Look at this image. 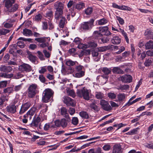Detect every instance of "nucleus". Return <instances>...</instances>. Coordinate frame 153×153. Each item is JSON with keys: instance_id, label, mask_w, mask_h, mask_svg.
Returning a JSON list of instances; mask_svg holds the SVG:
<instances>
[{"instance_id": "f257e3e1", "label": "nucleus", "mask_w": 153, "mask_h": 153, "mask_svg": "<svg viewBox=\"0 0 153 153\" xmlns=\"http://www.w3.org/2000/svg\"><path fill=\"white\" fill-rule=\"evenodd\" d=\"M99 31H95L94 33V35L98 37L102 36L103 35L108 36L111 33L109 31L107 26L100 27H99Z\"/></svg>"}, {"instance_id": "f03ea898", "label": "nucleus", "mask_w": 153, "mask_h": 153, "mask_svg": "<svg viewBox=\"0 0 153 153\" xmlns=\"http://www.w3.org/2000/svg\"><path fill=\"white\" fill-rule=\"evenodd\" d=\"M94 20L92 19L88 21L83 22L81 24L80 29L84 31L90 30L94 26Z\"/></svg>"}, {"instance_id": "7ed1b4c3", "label": "nucleus", "mask_w": 153, "mask_h": 153, "mask_svg": "<svg viewBox=\"0 0 153 153\" xmlns=\"http://www.w3.org/2000/svg\"><path fill=\"white\" fill-rule=\"evenodd\" d=\"M76 94L80 98L83 97L85 100H88L90 99L88 90L85 87L80 89H78Z\"/></svg>"}, {"instance_id": "20e7f679", "label": "nucleus", "mask_w": 153, "mask_h": 153, "mask_svg": "<svg viewBox=\"0 0 153 153\" xmlns=\"http://www.w3.org/2000/svg\"><path fill=\"white\" fill-rule=\"evenodd\" d=\"M38 86L37 84H32L29 87L28 90V96L29 98L33 97L38 92Z\"/></svg>"}, {"instance_id": "39448f33", "label": "nucleus", "mask_w": 153, "mask_h": 153, "mask_svg": "<svg viewBox=\"0 0 153 153\" xmlns=\"http://www.w3.org/2000/svg\"><path fill=\"white\" fill-rule=\"evenodd\" d=\"M43 94L44 95L42 98V100L45 102H48L53 94L50 89H45L44 91Z\"/></svg>"}, {"instance_id": "423d86ee", "label": "nucleus", "mask_w": 153, "mask_h": 153, "mask_svg": "<svg viewBox=\"0 0 153 153\" xmlns=\"http://www.w3.org/2000/svg\"><path fill=\"white\" fill-rule=\"evenodd\" d=\"M19 69L21 72H29L31 71L32 68L29 65L23 63L19 66Z\"/></svg>"}, {"instance_id": "0eeeda50", "label": "nucleus", "mask_w": 153, "mask_h": 153, "mask_svg": "<svg viewBox=\"0 0 153 153\" xmlns=\"http://www.w3.org/2000/svg\"><path fill=\"white\" fill-rule=\"evenodd\" d=\"M100 104L102 108L105 111H109L112 109V108L108 102L105 100H102L100 101Z\"/></svg>"}, {"instance_id": "6e6552de", "label": "nucleus", "mask_w": 153, "mask_h": 153, "mask_svg": "<svg viewBox=\"0 0 153 153\" xmlns=\"http://www.w3.org/2000/svg\"><path fill=\"white\" fill-rule=\"evenodd\" d=\"M119 79L123 82L126 83L131 82L132 81V76L129 74H126L121 76L119 77Z\"/></svg>"}, {"instance_id": "1a4fd4ad", "label": "nucleus", "mask_w": 153, "mask_h": 153, "mask_svg": "<svg viewBox=\"0 0 153 153\" xmlns=\"http://www.w3.org/2000/svg\"><path fill=\"white\" fill-rule=\"evenodd\" d=\"M54 123L57 127L61 126L64 128L67 125V123L65 118H62L61 120H56L54 121Z\"/></svg>"}, {"instance_id": "9d476101", "label": "nucleus", "mask_w": 153, "mask_h": 153, "mask_svg": "<svg viewBox=\"0 0 153 153\" xmlns=\"http://www.w3.org/2000/svg\"><path fill=\"white\" fill-rule=\"evenodd\" d=\"M63 102L67 106H74L75 105V101L73 99L68 97H65L64 98Z\"/></svg>"}, {"instance_id": "9b49d317", "label": "nucleus", "mask_w": 153, "mask_h": 153, "mask_svg": "<svg viewBox=\"0 0 153 153\" xmlns=\"http://www.w3.org/2000/svg\"><path fill=\"white\" fill-rule=\"evenodd\" d=\"M31 103L29 102H27L23 104L21 107L19 113L20 114H22L26 111L30 107Z\"/></svg>"}, {"instance_id": "f8f14e48", "label": "nucleus", "mask_w": 153, "mask_h": 153, "mask_svg": "<svg viewBox=\"0 0 153 153\" xmlns=\"http://www.w3.org/2000/svg\"><path fill=\"white\" fill-rule=\"evenodd\" d=\"M61 114L64 116L67 121L69 122L71 120L68 114L67 113V110L65 107H62L60 109Z\"/></svg>"}, {"instance_id": "ddd939ff", "label": "nucleus", "mask_w": 153, "mask_h": 153, "mask_svg": "<svg viewBox=\"0 0 153 153\" xmlns=\"http://www.w3.org/2000/svg\"><path fill=\"white\" fill-rule=\"evenodd\" d=\"M101 70L103 74L106 75L105 76V75H102V76L103 77V78H105L107 79L108 77V75L110 74L111 72V68H108L107 67H103L101 68Z\"/></svg>"}, {"instance_id": "4468645a", "label": "nucleus", "mask_w": 153, "mask_h": 153, "mask_svg": "<svg viewBox=\"0 0 153 153\" xmlns=\"http://www.w3.org/2000/svg\"><path fill=\"white\" fill-rule=\"evenodd\" d=\"M64 4L61 2L57 1L54 4V8L56 10L63 11Z\"/></svg>"}, {"instance_id": "2eb2a0df", "label": "nucleus", "mask_w": 153, "mask_h": 153, "mask_svg": "<svg viewBox=\"0 0 153 153\" xmlns=\"http://www.w3.org/2000/svg\"><path fill=\"white\" fill-rule=\"evenodd\" d=\"M13 68L9 66H6L4 65H1L0 67V71L4 72H10L12 71Z\"/></svg>"}, {"instance_id": "dca6fc26", "label": "nucleus", "mask_w": 153, "mask_h": 153, "mask_svg": "<svg viewBox=\"0 0 153 153\" xmlns=\"http://www.w3.org/2000/svg\"><path fill=\"white\" fill-rule=\"evenodd\" d=\"M40 121L41 119L39 116L34 118L32 123H30V125L32 127H36L38 126Z\"/></svg>"}, {"instance_id": "f3484780", "label": "nucleus", "mask_w": 153, "mask_h": 153, "mask_svg": "<svg viewBox=\"0 0 153 153\" xmlns=\"http://www.w3.org/2000/svg\"><path fill=\"white\" fill-rule=\"evenodd\" d=\"M121 146L120 144H116L113 146L112 153H121Z\"/></svg>"}, {"instance_id": "a211bd4d", "label": "nucleus", "mask_w": 153, "mask_h": 153, "mask_svg": "<svg viewBox=\"0 0 153 153\" xmlns=\"http://www.w3.org/2000/svg\"><path fill=\"white\" fill-rule=\"evenodd\" d=\"M35 112L34 108H32L28 111L26 114L24 115V117L25 118H29L30 119L32 118V116L34 114Z\"/></svg>"}, {"instance_id": "6ab92c4d", "label": "nucleus", "mask_w": 153, "mask_h": 153, "mask_svg": "<svg viewBox=\"0 0 153 153\" xmlns=\"http://www.w3.org/2000/svg\"><path fill=\"white\" fill-rule=\"evenodd\" d=\"M63 11L56 10L54 13L55 19L56 20H59L62 17Z\"/></svg>"}, {"instance_id": "aec40b11", "label": "nucleus", "mask_w": 153, "mask_h": 153, "mask_svg": "<svg viewBox=\"0 0 153 153\" xmlns=\"http://www.w3.org/2000/svg\"><path fill=\"white\" fill-rule=\"evenodd\" d=\"M6 108L7 111L13 114L15 113L16 111V106L14 105H12L8 106Z\"/></svg>"}, {"instance_id": "412c9836", "label": "nucleus", "mask_w": 153, "mask_h": 153, "mask_svg": "<svg viewBox=\"0 0 153 153\" xmlns=\"http://www.w3.org/2000/svg\"><path fill=\"white\" fill-rule=\"evenodd\" d=\"M113 45H109L108 46H105L99 48H98V51L100 52H104L112 48Z\"/></svg>"}, {"instance_id": "4be33fe9", "label": "nucleus", "mask_w": 153, "mask_h": 153, "mask_svg": "<svg viewBox=\"0 0 153 153\" xmlns=\"http://www.w3.org/2000/svg\"><path fill=\"white\" fill-rule=\"evenodd\" d=\"M5 7L7 8H10L14 3L15 0H5Z\"/></svg>"}, {"instance_id": "5701e85b", "label": "nucleus", "mask_w": 153, "mask_h": 153, "mask_svg": "<svg viewBox=\"0 0 153 153\" xmlns=\"http://www.w3.org/2000/svg\"><path fill=\"white\" fill-rule=\"evenodd\" d=\"M13 78L15 79H19L24 76V75L22 74L21 72L17 71L13 74Z\"/></svg>"}, {"instance_id": "b1692460", "label": "nucleus", "mask_w": 153, "mask_h": 153, "mask_svg": "<svg viewBox=\"0 0 153 153\" xmlns=\"http://www.w3.org/2000/svg\"><path fill=\"white\" fill-rule=\"evenodd\" d=\"M111 43L113 44L117 45L119 44L121 42V39L117 36L113 37L111 40Z\"/></svg>"}, {"instance_id": "393cba45", "label": "nucleus", "mask_w": 153, "mask_h": 153, "mask_svg": "<svg viewBox=\"0 0 153 153\" xmlns=\"http://www.w3.org/2000/svg\"><path fill=\"white\" fill-rule=\"evenodd\" d=\"M60 19L59 24V26L60 28H63L66 24V19L65 17H62Z\"/></svg>"}, {"instance_id": "a878e982", "label": "nucleus", "mask_w": 153, "mask_h": 153, "mask_svg": "<svg viewBox=\"0 0 153 153\" xmlns=\"http://www.w3.org/2000/svg\"><path fill=\"white\" fill-rule=\"evenodd\" d=\"M84 7V3H82L77 4H74L73 5V9L74 10H75L76 9L79 10L83 8Z\"/></svg>"}, {"instance_id": "bb28decb", "label": "nucleus", "mask_w": 153, "mask_h": 153, "mask_svg": "<svg viewBox=\"0 0 153 153\" xmlns=\"http://www.w3.org/2000/svg\"><path fill=\"white\" fill-rule=\"evenodd\" d=\"M78 62L76 61H73L71 59H68L65 62V64L69 67L73 66L76 65V64H78Z\"/></svg>"}, {"instance_id": "cd10ccee", "label": "nucleus", "mask_w": 153, "mask_h": 153, "mask_svg": "<svg viewBox=\"0 0 153 153\" xmlns=\"http://www.w3.org/2000/svg\"><path fill=\"white\" fill-rule=\"evenodd\" d=\"M112 71L113 73L117 74H123L124 73L123 71L118 67H114L112 69Z\"/></svg>"}, {"instance_id": "c85d7f7f", "label": "nucleus", "mask_w": 153, "mask_h": 153, "mask_svg": "<svg viewBox=\"0 0 153 153\" xmlns=\"http://www.w3.org/2000/svg\"><path fill=\"white\" fill-rule=\"evenodd\" d=\"M145 46L146 49H153V41L150 40L145 44Z\"/></svg>"}, {"instance_id": "c756f323", "label": "nucleus", "mask_w": 153, "mask_h": 153, "mask_svg": "<svg viewBox=\"0 0 153 153\" xmlns=\"http://www.w3.org/2000/svg\"><path fill=\"white\" fill-rule=\"evenodd\" d=\"M126 95L124 93H120L117 95V98H118V101L120 102H121L123 101L125 98Z\"/></svg>"}, {"instance_id": "7c9ffc66", "label": "nucleus", "mask_w": 153, "mask_h": 153, "mask_svg": "<svg viewBox=\"0 0 153 153\" xmlns=\"http://www.w3.org/2000/svg\"><path fill=\"white\" fill-rule=\"evenodd\" d=\"M23 34L26 36H32L33 35L32 31L29 29L25 28L23 30Z\"/></svg>"}, {"instance_id": "2f4dec72", "label": "nucleus", "mask_w": 153, "mask_h": 153, "mask_svg": "<svg viewBox=\"0 0 153 153\" xmlns=\"http://www.w3.org/2000/svg\"><path fill=\"white\" fill-rule=\"evenodd\" d=\"M79 115L82 118L88 119L89 118V116L87 112L84 111H81L79 112Z\"/></svg>"}, {"instance_id": "473e14b6", "label": "nucleus", "mask_w": 153, "mask_h": 153, "mask_svg": "<svg viewBox=\"0 0 153 153\" xmlns=\"http://www.w3.org/2000/svg\"><path fill=\"white\" fill-rule=\"evenodd\" d=\"M85 71H81L76 73L75 75H74V76L76 78H81L85 75Z\"/></svg>"}, {"instance_id": "72a5a7b5", "label": "nucleus", "mask_w": 153, "mask_h": 153, "mask_svg": "<svg viewBox=\"0 0 153 153\" xmlns=\"http://www.w3.org/2000/svg\"><path fill=\"white\" fill-rule=\"evenodd\" d=\"M45 16L49 19H51L53 16V11L51 10L48 11L45 14Z\"/></svg>"}, {"instance_id": "f704fd0d", "label": "nucleus", "mask_w": 153, "mask_h": 153, "mask_svg": "<svg viewBox=\"0 0 153 153\" xmlns=\"http://www.w3.org/2000/svg\"><path fill=\"white\" fill-rule=\"evenodd\" d=\"M129 86L128 85H120L118 87L117 89L121 90H126L129 88Z\"/></svg>"}, {"instance_id": "c9c22d12", "label": "nucleus", "mask_w": 153, "mask_h": 153, "mask_svg": "<svg viewBox=\"0 0 153 153\" xmlns=\"http://www.w3.org/2000/svg\"><path fill=\"white\" fill-rule=\"evenodd\" d=\"M8 99H7L6 96L4 95H2L0 97V105H2L4 102L8 100Z\"/></svg>"}, {"instance_id": "e433bc0d", "label": "nucleus", "mask_w": 153, "mask_h": 153, "mask_svg": "<svg viewBox=\"0 0 153 153\" xmlns=\"http://www.w3.org/2000/svg\"><path fill=\"white\" fill-rule=\"evenodd\" d=\"M141 97H139L137 99H136L135 100H134L131 102H130V101H128L127 103H126L124 106L128 105V106H129L132 104L135 103L137 102L140 100H141Z\"/></svg>"}, {"instance_id": "4c0bfd02", "label": "nucleus", "mask_w": 153, "mask_h": 153, "mask_svg": "<svg viewBox=\"0 0 153 153\" xmlns=\"http://www.w3.org/2000/svg\"><path fill=\"white\" fill-rule=\"evenodd\" d=\"M120 31L122 33V34L124 36L125 38L126 41V42L128 43H129V39L127 36V34L124 31V30L121 28H120Z\"/></svg>"}, {"instance_id": "58836bf2", "label": "nucleus", "mask_w": 153, "mask_h": 153, "mask_svg": "<svg viewBox=\"0 0 153 153\" xmlns=\"http://www.w3.org/2000/svg\"><path fill=\"white\" fill-rule=\"evenodd\" d=\"M47 38L45 37H40L35 39V40L39 43H43L46 42Z\"/></svg>"}, {"instance_id": "ea45409f", "label": "nucleus", "mask_w": 153, "mask_h": 153, "mask_svg": "<svg viewBox=\"0 0 153 153\" xmlns=\"http://www.w3.org/2000/svg\"><path fill=\"white\" fill-rule=\"evenodd\" d=\"M10 30L4 28L0 29V35H5L7 33H9Z\"/></svg>"}, {"instance_id": "a19ab883", "label": "nucleus", "mask_w": 153, "mask_h": 153, "mask_svg": "<svg viewBox=\"0 0 153 153\" xmlns=\"http://www.w3.org/2000/svg\"><path fill=\"white\" fill-rule=\"evenodd\" d=\"M3 91L4 93H8L10 94L13 92V90L12 87H10L4 89Z\"/></svg>"}, {"instance_id": "79ce46f5", "label": "nucleus", "mask_w": 153, "mask_h": 153, "mask_svg": "<svg viewBox=\"0 0 153 153\" xmlns=\"http://www.w3.org/2000/svg\"><path fill=\"white\" fill-rule=\"evenodd\" d=\"M152 60L150 59H146L144 63V65L146 67H149L152 65Z\"/></svg>"}, {"instance_id": "37998d69", "label": "nucleus", "mask_w": 153, "mask_h": 153, "mask_svg": "<svg viewBox=\"0 0 153 153\" xmlns=\"http://www.w3.org/2000/svg\"><path fill=\"white\" fill-rule=\"evenodd\" d=\"M108 22L107 20L105 18H103L99 20L98 23L100 25H102L106 24Z\"/></svg>"}, {"instance_id": "c03bdc74", "label": "nucleus", "mask_w": 153, "mask_h": 153, "mask_svg": "<svg viewBox=\"0 0 153 153\" xmlns=\"http://www.w3.org/2000/svg\"><path fill=\"white\" fill-rule=\"evenodd\" d=\"M67 93L68 96H71L73 98L75 96V93L74 91L72 90H69L67 91Z\"/></svg>"}, {"instance_id": "a18cd8bd", "label": "nucleus", "mask_w": 153, "mask_h": 153, "mask_svg": "<svg viewBox=\"0 0 153 153\" xmlns=\"http://www.w3.org/2000/svg\"><path fill=\"white\" fill-rule=\"evenodd\" d=\"M18 7V5L15 4L11 9L8 10L9 12H14L16 11Z\"/></svg>"}, {"instance_id": "49530a36", "label": "nucleus", "mask_w": 153, "mask_h": 153, "mask_svg": "<svg viewBox=\"0 0 153 153\" xmlns=\"http://www.w3.org/2000/svg\"><path fill=\"white\" fill-rule=\"evenodd\" d=\"M107 96L109 98L111 99H114L116 97V94L114 93L109 92L107 94Z\"/></svg>"}, {"instance_id": "de8ad7c7", "label": "nucleus", "mask_w": 153, "mask_h": 153, "mask_svg": "<svg viewBox=\"0 0 153 153\" xmlns=\"http://www.w3.org/2000/svg\"><path fill=\"white\" fill-rule=\"evenodd\" d=\"M91 51L89 49L82 51L81 54L82 56H87L90 54Z\"/></svg>"}, {"instance_id": "09e8293b", "label": "nucleus", "mask_w": 153, "mask_h": 153, "mask_svg": "<svg viewBox=\"0 0 153 153\" xmlns=\"http://www.w3.org/2000/svg\"><path fill=\"white\" fill-rule=\"evenodd\" d=\"M95 96L97 99H100L103 98L104 95L101 92H97L96 93Z\"/></svg>"}, {"instance_id": "8fccbe9b", "label": "nucleus", "mask_w": 153, "mask_h": 153, "mask_svg": "<svg viewBox=\"0 0 153 153\" xmlns=\"http://www.w3.org/2000/svg\"><path fill=\"white\" fill-rule=\"evenodd\" d=\"M120 10L129 11H131L132 10V9L130 7L124 5L120 6Z\"/></svg>"}, {"instance_id": "3c124183", "label": "nucleus", "mask_w": 153, "mask_h": 153, "mask_svg": "<svg viewBox=\"0 0 153 153\" xmlns=\"http://www.w3.org/2000/svg\"><path fill=\"white\" fill-rule=\"evenodd\" d=\"M7 81H2L0 82V88L5 87L7 85Z\"/></svg>"}, {"instance_id": "603ef678", "label": "nucleus", "mask_w": 153, "mask_h": 153, "mask_svg": "<svg viewBox=\"0 0 153 153\" xmlns=\"http://www.w3.org/2000/svg\"><path fill=\"white\" fill-rule=\"evenodd\" d=\"M102 149L105 151H108L111 149V146L108 144H107L103 146Z\"/></svg>"}, {"instance_id": "864d4df0", "label": "nucleus", "mask_w": 153, "mask_h": 153, "mask_svg": "<svg viewBox=\"0 0 153 153\" xmlns=\"http://www.w3.org/2000/svg\"><path fill=\"white\" fill-rule=\"evenodd\" d=\"M110 40V38L108 37L106 38H101L100 39L99 41L103 43L107 42Z\"/></svg>"}, {"instance_id": "5fc2aeb1", "label": "nucleus", "mask_w": 153, "mask_h": 153, "mask_svg": "<svg viewBox=\"0 0 153 153\" xmlns=\"http://www.w3.org/2000/svg\"><path fill=\"white\" fill-rule=\"evenodd\" d=\"M72 123L74 125H76L78 123V119L77 117H73L72 119Z\"/></svg>"}, {"instance_id": "6e6d98bb", "label": "nucleus", "mask_w": 153, "mask_h": 153, "mask_svg": "<svg viewBox=\"0 0 153 153\" xmlns=\"http://www.w3.org/2000/svg\"><path fill=\"white\" fill-rule=\"evenodd\" d=\"M88 46L89 47L94 48L97 46V44L94 42H90L88 43Z\"/></svg>"}, {"instance_id": "4d7b16f0", "label": "nucleus", "mask_w": 153, "mask_h": 153, "mask_svg": "<svg viewBox=\"0 0 153 153\" xmlns=\"http://www.w3.org/2000/svg\"><path fill=\"white\" fill-rule=\"evenodd\" d=\"M42 16L40 14L36 15L34 17V20L36 21H41L42 18Z\"/></svg>"}, {"instance_id": "13d9d810", "label": "nucleus", "mask_w": 153, "mask_h": 153, "mask_svg": "<svg viewBox=\"0 0 153 153\" xmlns=\"http://www.w3.org/2000/svg\"><path fill=\"white\" fill-rule=\"evenodd\" d=\"M93 11V9L92 8H88L85 11V13L87 15H90Z\"/></svg>"}, {"instance_id": "bf43d9fd", "label": "nucleus", "mask_w": 153, "mask_h": 153, "mask_svg": "<svg viewBox=\"0 0 153 153\" xmlns=\"http://www.w3.org/2000/svg\"><path fill=\"white\" fill-rule=\"evenodd\" d=\"M48 42H45L42 43L40 45V46L43 48H45L46 47L48 46L49 45V44L48 42H49L50 40H48Z\"/></svg>"}, {"instance_id": "052dcab7", "label": "nucleus", "mask_w": 153, "mask_h": 153, "mask_svg": "<svg viewBox=\"0 0 153 153\" xmlns=\"http://www.w3.org/2000/svg\"><path fill=\"white\" fill-rule=\"evenodd\" d=\"M16 44L18 46L22 48H23L25 46L24 43L23 42L19 41L16 43Z\"/></svg>"}, {"instance_id": "680f3d73", "label": "nucleus", "mask_w": 153, "mask_h": 153, "mask_svg": "<svg viewBox=\"0 0 153 153\" xmlns=\"http://www.w3.org/2000/svg\"><path fill=\"white\" fill-rule=\"evenodd\" d=\"M28 58L31 62H35L36 57L32 54H30L28 57Z\"/></svg>"}, {"instance_id": "e2e57ef3", "label": "nucleus", "mask_w": 153, "mask_h": 153, "mask_svg": "<svg viewBox=\"0 0 153 153\" xmlns=\"http://www.w3.org/2000/svg\"><path fill=\"white\" fill-rule=\"evenodd\" d=\"M37 53L38 54V57H39L40 59L41 60L44 59L43 55L42 52L39 51H38Z\"/></svg>"}, {"instance_id": "0e129e2a", "label": "nucleus", "mask_w": 153, "mask_h": 153, "mask_svg": "<svg viewBox=\"0 0 153 153\" xmlns=\"http://www.w3.org/2000/svg\"><path fill=\"white\" fill-rule=\"evenodd\" d=\"M92 54L93 57H97L99 55V53L97 50H94L92 51Z\"/></svg>"}, {"instance_id": "69168bd1", "label": "nucleus", "mask_w": 153, "mask_h": 153, "mask_svg": "<svg viewBox=\"0 0 153 153\" xmlns=\"http://www.w3.org/2000/svg\"><path fill=\"white\" fill-rule=\"evenodd\" d=\"M152 35V32L150 30L147 29L145 30L144 33V35L145 36H150Z\"/></svg>"}, {"instance_id": "338daca9", "label": "nucleus", "mask_w": 153, "mask_h": 153, "mask_svg": "<svg viewBox=\"0 0 153 153\" xmlns=\"http://www.w3.org/2000/svg\"><path fill=\"white\" fill-rule=\"evenodd\" d=\"M82 40L79 37H77L74 39L73 42H74L76 44H80Z\"/></svg>"}, {"instance_id": "774afa93", "label": "nucleus", "mask_w": 153, "mask_h": 153, "mask_svg": "<svg viewBox=\"0 0 153 153\" xmlns=\"http://www.w3.org/2000/svg\"><path fill=\"white\" fill-rule=\"evenodd\" d=\"M146 53V55L148 56H153V50H148Z\"/></svg>"}]
</instances>
